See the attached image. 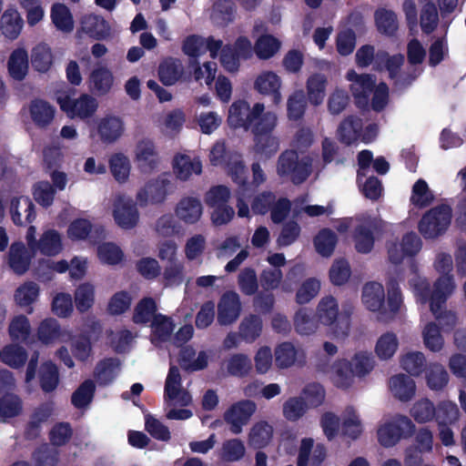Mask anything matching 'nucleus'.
I'll use <instances>...</instances> for the list:
<instances>
[{
	"label": "nucleus",
	"instance_id": "79ce46f5",
	"mask_svg": "<svg viewBox=\"0 0 466 466\" xmlns=\"http://www.w3.org/2000/svg\"><path fill=\"white\" fill-rule=\"evenodd\" d=\"M400 365L409 376L418 377L425 370L426 357L421 351L410 350L400 357Z\"/></svg>",
	"mask_w": 466,
	"mask_h": 466
},
{
	"label": "nucleus",
	"instance_id": "58836bf2",
	"mask_svg": "<svg viewBox=\"0 0 466 466\" xmlns=\"http://www.w3.org/2000/svg\"><path fill=\"white\" fill-rule=\"evenodd\" d=\"M350 367L357 378L368 376L375 368L376 360L369 350H359L349 360Z\"/></svg>",
	"mask_w": 466,
	"mask_h": 466
},
{
	"label": "nucleus",
	"instance_id": "ea45409f",
	"mask_svg": "<svg viewBox=\"0 0 466 466\" xmlns=\"http://www.w3.org/2000/svg\"><path fill=\"white\" fill-rule=\"evenodd\" d=\"M421 337L425 348L431 352H440L445 347V339L441 332V328L433 321H429L423 326Z\"/></svg>",
	"mask_w": 466,
	"mask_h": 466
},
{
	"label": "nucleus",
	"instance_id": "bb28decb",
	"mask_svg": "<svg viewBox=\"0 0 466 466\" xmlns=\"http://www.w3.org/2000/svg\"><path fill=\"white\" fill-rule=\"evenodd\" d=\"M34 254H31L22 242L13 243L7 257L10 268L17 275L25 274L30 267Z\"/></svg>",
	"mask_w": 466,
	"mask_h": 466
},
{
	"label": "nucleus",
	"instance_id": "3c124183",
	"mask_svg": "<svg viewBox=\"0 0 466 466\" xmlns=\"http://www.w3.org/2000/svg\"><path fill=\"white\" fill-rule=\"evenodd\" d=\"M425 379L428 387L432 390H441L449 383L450 376L443 365L431 363L426 370Z\"/></svg>",
	"mask_w": 466,
	"mask_h": 466
},
{
	"label": "nucleus",
	"instance_id": "864d4df0",
	"mask_svg": "<svg viewBox=\"0 0 466 466\" xmlns=\"http://www.w3.org/2000/svg\"><path fill=\"white\" fill-rule=\"evenodd\" d=\"M410 415L418 423L430 422L436 415L435 405L428 398L419 399L412 404Z\"/></svg>",
	"mask_w": 466,
	"mask_h": 466
},
{
	"label": "nucleus",
	"instance_id": "052dcab7",
	"mask_svg": "<svg viewBox=\"0 0 466 466\" xmlns=\"http://www.w3.org/2000/svg\"><path fill=\"white\" fill-rule=\"evenodd\" d=\"M439 23V15L435 4L431 0H423L420 10V25L425 34L432 33Z\"/></svg>",
	"mask_w": 466,
	"mask_h": 466
},
{
	"label": "nucleus",
	"instance_id": "4be33fe9",
	"mask_svg": "<svg viewBox=\"0 0 466 466\" xmlns=\"http://www.w3.org/2000/svg\"><path fill=\"white\" fill-rule=\"evenodd\" d=\"M388 388L392 397L401 402L411 400L417 390L415 380L404 373L391 376L388 381Z\"/></svg>",
	"mask_w": 466,
	"mask_h": 466
},
{
	"label": "nucleus",
	"instance_id": "0e129e2a",
	"mask_svg": "<svg viewBox=\"0 0 466 466\" xmlns=\"http://www.w3.org/2000/svg\"><path fill=\"white\" fill-rule=\"evenodd\" d=\"M378 30L385 35H391L398 29V20L395 13L385 8L378 9L374 14Z\"/></svg>",
	"mask_w": 466,
	"mask_h": 466
},
{
	"label": "nucleus",
	"instance_id": "f257e3e1",
	"mask_svg": "<svg viewBox=\"0 0 466 466\" xmlns=\"http://www.w3.org/2000/svg\"><path fill=\"white\" fill-rule=\"evenodd\" d=\"M412 269L414 274L409 279V286L417 300L422 304L429 302L431 311H436L439 307L445 306L447 299L456 289L453 275H440L434 281L431 290L428 279L417 273L415 266H412Z\"/></svg>",
	"mask_w": 466,
	"mask_h": 466
},
{
	"label": "nucleus",
	"instance_id": "cd10ccee",
	"mask_svg": "<svg viewBox=\"0 0 466 466\" xmlns=\"http://www.w3.org/2000/svg\"><path fill=\"white\" fill-rule=\"evenodd\" d=\"M328 78L324 74L313 73L306 80L307 99L310 105H321L326 96Z\"/></svg>",
	"mask_w": 466,
	"mask_h": 466
},
{
	"label": "nucleus",
	"instance_id": "f03ea898",
	"mask_svg": "<svg viewBox=\"0 0 466 466\" xmlns=\"http://www.w3.org/2000/svg\"><path fill=\"white\" fill-rule=\"evenodd\" d=\"M352 308H344L339 314L338 300L331 295L322 297L316 307V318L328 327L327 334L337 340H345L350 332Z\"/></svg>",
	"mask_w": 466,
	"mask_h": 466
},
{
	"label": "nucleus",
	"instance_id": "4d7b16f0",
	"mask_svg": "<svg viewBox=\"0 0 466 466\" xmlns=\"http://www.w3.org/2000/svg\"><path fill=\"white\" fill-rule=\"evenodd\" d=\"M320 289L321 282L319 279H306L299 286L296 291L295 300L299 305L308 304L319 295Z\"/></svg>",
	"mask_w": 466,
	"mask_h": 466
},
{
	"label": "nucleus",
	"instance_id": "6e6d98bb",
	"mask_svg": "<svg viewBox=\"0 0 466 466\" xmlns=\"http://www.w3.org/2000/svg\"><path fill=\"white\" fill-rule=\"evenodd\" d=\"M254 136V148L257 153L269 157L275 155L279 149V139L277 136L270 133H263Z\"/></svg>",
	"mask_w": 466,
	"mask_h": 466
},
{
	"label": "nucleus",
	"instance_id": "5fc2aeb1",
	"mask_svg": "<svg viewBox=\"0 0 466 466\" xmlns=\"http://www.w3.org/2000/svg\"><path fill=\"white\" fill-rule=\"evenodd\" d=\"M279 117L274 111H266V108L252 120L249 129L253 135L263 133H270L275 130L278 126Z\"/></svg>",
	"mask_w": 466,
	"mask_h": 466
},
{
	"label": "nucleus",
	"instance_id": "a878e982",
	"mask_svg": "<svg viewBox=\"0 0 466 466\" xmlns=\"http://www.w3.org/2000/svg\"><path fill=\"white\" fill-rule=\"evenodd\" d=\"M274 436V428L267 420H258L250 427L247 441L249 447L263 449L270 444Z\"/></svg>",
	"mask_w": 466,
	"mask_h": 466
},
{
	"label": "nucleus",
	"instance_id": "4468645a",
	"mask_svg": "<svg viewBox=\"0 0 466 466\" xmlns=\"http://www.w3.org/2000/svg\"><path fill=\"white\" fill-rule=\"evenodd\" d=\"M174 213L177 218L185 225L198 224L204 214L201 199L196 196H183L176 204Z\"/></svg>",
	"mask_w": 466,
	"mask_h": 466
},
{
	"label": "nucleus",
	"instance_id": "a18cd8bd",
	"mask_svg": "<svg viewBox=\"0 0 466 466\" xmlns=\"http://www.w3.org/2000/svg\"><path fill=\"white\" fill-rule=\"evenodd\" d=\"M436 415L434 417L437 425H452L457 423L461 418V411L458 405L449 400L438 402Z\"/></svg>",
	"mask_w": 466,
	"mask_h": 466
},
{
	"label": "nucleus",
	"instance_id": "473e14b6",
	"mask_svg": "<svg viewBox=\"0 0 466 466\" xmlns=\"http://www.w3.org/2000/svg\"><path fill=\"white\" fill-rule=\"evenodd\" d=\"M28 54L24 47L15 49L7 61L10 76L17 81L23 80L28 73Z\"/></svg>",
	"mask_w": 466,
	"mask_h": 466
},
{
	"label": "nucleus",
	"instance_id": "2eb2a0df",
	"mask_svg": "<svg viewBox=\"0 0 466 466\" xmlns=\"http://www.w3.org/2000/svg\"><path fill=\"white\" fill-rule=\"evenodd\" d=\"M241 310L239 295L235 291L225 292L218 303V323L220 326L232 325L238 319Z\"/></svg>",
	"mask_w": 466,
	"mask_h": 466
},
{
	"label": "nucleus",
	"instance_id": "39448f33",
	"mask_svg": "<svg viewBox=\"0 0 466 466\" xmlns=\"http://www.w3.org/2000/svg\"><path fill=\"white\" fill-rule=\"evenodd\" d=\"M173 182L169 173H162L157 177L148 180L141 187L137 194L136 200L140 207L163 204L172 192Z\"/></svg>",
	"mask_w": 466,
	"mask_h": 466
},
{
	"label": "nucleus",
	"instance_id": "f704fd0d",
	"mask_svg": "<svg viewBox=\"0 0 466 466\" xmlns=\"http://www.w3.org/2000/svg\"><path fill=\"white\" fill-rule=\"evenodd\" d=\"M362 126L360 118L354 116H347L338 127L339 139L347 145L354 144L361 136Z\"/></svg>",
	"mask_w": 466,
	"mask_h": 466
},
{
	"label": "nucleus",
	"instance_id": "680f3d73",
	"mask_svg": "<svg viewBox=\"0 0 466 466\" xmlns=\"http://www.w3.org/2000/svg\"><path fill=\"white\" fill-rule=\"evenodd\" d=\"M281 43L271 35H263L258 38L254 46V51L258 58L269 59L280 49Z\"/></svg>",
	"mask_w": 466,
	"mask_h": 466
},
{
	"label": "nucleus",
	"instance_id": "423d86ee",
	"mask_svg": "<svg viewBox=\"0 0 466 466\" xmlns=\"http://www.w3.org/2000/svg\"><path fill=\"white\" fill-rule=\"evenodd\" d=\"M451 221V208L447 205H440L422 216L418 228L424 238L434 239L446 232Z\"/></svg>",
	"mask_w": 466,
	"mask_h": 466
},
{
	"label": "nucleus",
	"instance_id": "b1692460",
	"mask_svg": "<svg viewBox=\"0 0 466 466\" xmlns=\"http://www.w3.org/2000/svg\"><path fill=\"white\" fill-rule=\"evenodd\" d=\"M381 220L376 218L368 217L364 218L361 224L356 228L355 247L358 252L369 253L374 246V237L371 229H377L380 227Z\"/></svg>",
	"mask_w": 466,
	"mask_h": 466
},
{
	"label": "nucleus",
	"instance_id": "f8f14e48",
	"mask_svg": "<svg viewBox=\"0 0 466 466\" xmlns=\"http://www.w3.org/2000/svg\"><path fill=\"white\" fill-rule=\"evenodd\" d=\"M327 457V449L310 437L302 438L298 451L297 466H320Z\"/></svg>",
	"mask_w": 466,
	"mask_h": 466
},
{
	"label": "nucleus",
	"instance_id": "a19ab883",
	"mask_svg": "<svg viewBox=\"0 0 466 466\" xmlns=\"http://www.w3.org/2000/svg\"><path fill=\"white\" fill-rule=\"evenodd\" d=\"M54 55L51 47L46 43H39L32 48L31 64L39 73H46L52 66Z\"/></svg>",
	"mask_w": 466,
	"mask_h": 466
},
{
	"label": "nucleus",
	"instance_id": "1a4fd4ad",
	"mask_svg": "<svg viewBox=\"0 0 466 466\" xmlns=\"http://www.w3.org/2000/svg\"><path fill=\"white\" fill-rule=\"evenodd\" d=\"M256 410L257 404L253 400H243L231 405L223 418L231 433L238 435L242 432Z\"/></svg>",
	"mask_w": 466,
	"mask_h": 466
},
{
	"label": "nucleus",
	"instance_id": "9d476101",
	"mask_svg": "<svg viewBox=\"0 0 466 466\" xmlns=\"http://www.w3.org/2000/svg\"><path fill=\"white\" fill-rule=\"evenodd\" d=\"M265 109L263 103H255L252 106L244 100L235 101L228 109V124L234 128L249 129L252 120Z\"/></svg>",
	"mask_w": 466,
	"mask_h": 466
},
{
	"label": "nucleus",
	"instance_id": "4c0bfd02",
	"mask_svg": "<svg viewBox=\"0 0 466 466\" xmlns=\"http://www.w3.org/2000/svg\"><path fill=\"white\" fill-rule=\"evenodd\" d=\"M74 301L76 309L85 313L91 309L96 301V287L89 281L79 284L74 292Z\"/></svg>",
	"mask_w": 466,
	"mask_h": 466
},
{
	"label": "nucleus",
	"instance_id": "2f4dec72",
	"mask_svg": "<svg viewBox=\"0 0 466 466\" xmlns=\"http://www.w3.org/2000/svg\"><path fill=\"white\" fill-rule=\"evenodd\" d=\"M274 356L276 365L280 369L289 368L298 360H303L305 357L304 352L290 342H283L277 346Z\"/></svg>",
	"mask_w": 466,
	"mask_h": 466
},
{
	"label": "nucleus",
	"instance_id": "393cba45",
	"mask_svg": "<svg viewBox=\"0 0 466 466\" xmlns=\"http://www.w3.org/2000/svg\"><path fill=\"white\" fill-rule=\"evenodd\" d=\"M35 206L28 197H15L10 202V214L17 226L30 224L35 218Z\"/></svg>",
	"mask_w": 466,
	"mask_h": 466
},
{
	"label": "nucleus",
	"instance_id": "ddd939ff",
	"mask_svg": "<svg viewBox=\"0 0 466 466\" xmlns=\"http://www.w3.org/2000/svg\"><path fill=\"white\" fill-rule=\"evenodd\" d=\"M171 167L174 176L181 182L189 181L193 176H200L203 172L202 161L198 157L181 152L174 155Z\"/></svg>",
	"mask_w": 466,
	"mask_h": 466
},
{
	"label": "nucleus",
	"instance_id": "6ab92c4d",
	"mask_svg": "<svg viewBox=\"0 0 466 466\" xmlns=\"http://www.w3.org/2000/svg\"><path fill=\"white\" fill-rule=\"evenodd\" d=\"M87 83L90 92L102 96L108 95L114 89L116 77L107 66L98 65L91 71Z\"/></svg>",
	"mask_w": 466,
	"mask_h": 466
},
{
	"label": "nucleus",
	"instance_id": "8fccbe9b",
	"mask_svg": "<svg viewBox=\"0 0 466 466\" xmlns=\"http://www.w3.org/2000/svg\"><path fill=\"white\" fill-rule=\"evenodd\" d=\"M386 285L389 313L384 311V316L387 318L386 320H388L400 310L403 304V298L398 281L394 277H389Z\"/></svg>",
	"mask_w": 466,
	"mask_h": 466
},
{
	"label": "nucleus",
	"instance_id": "c85d7f7f",
	"mask_svg": "<svg viewBox=\"0 0 466 466\" xmlns=\"http://www.w3.org/2000/svg\"><path fill=\"white\" fill-rule=\"evenodd\" d=\"M346 78L351 82L350 90L359 105H366L367 98L374 86V80L369 75H358L350 70Z\"/></svg>",
	"mask_w": 466,
	"mask_h": 466
},
{
	"label": "nucleus",
	"instance_id": "5701e85b",
	"mask_svg": "<svg viewBox=\"0 0 466 466\" xmlns=\"http://www.w3.org/2000/svg\"><path fill=\"white\" fill-rule=\"evenodd\" d=\"M322 372H329L325 367H319ZM355 374L350 367L349 360L339 359L334 361L329 370V380L332 384L341 390H348L354 383Z\"/></svg>",
	"mask_w": 466,
	"mask_h": 466
},
{
	"label": "nucleus",
	"instance_id": "9b49d317",
	"mask_svg": "<svg viewBox=\"0 0 466 466\" xmlns=\"http://www.w3.org/2000/svg\"><path fill=\"white\" fill-rule=\"evenodd\" d=\"M134 161L142 173L150 174L157 169L160 157L152 139L142 138L137 141L134 149Z\"/></svg>",
	"mask_w": 466,
	"mask_h": 466
},
{
	"label": "nucleus",
	"instance_id": "37998d69",
	"mask_svg": "<svg viewBox=\"0 0 466 466\" xmlns=\"http://www.w3.org/2000/svg\"><path fill=\"white\" fill-rule=\"evenodd\" d=\"M246 454L244 441L238 438L226 440L218 451V458L227 462H235L242 460Z\"/></svg>",
	"mask_w": 466,
	"mask_h": 466
},
{
	"label": "nucleus",
	"instance_id": "e433bc0d",
	"mask_svg": "<svg viewBox=\"0 0 466 466\" xmlns=\"http://www.w3.org/2000/svg\"><path fill=\"white\" fill-rule=\"evenodd\" d=\"M63 250L61 234L55 229L46 230L38 239L35 251L46 256H56Z\"/></svg>",
	"mask_w": 466,
	"mask_h": 466
},
{
	"label": "nucleus",
	"instance_id": "c756f323",
	"mask_svg": "<svg viewBox=\"0 0 466 466\" xmlns=\"http://www.w3.org/2000/svg\"><path fill=\"white\" fill-rule=\"evenodd\" d=\"M400 347L399 338L396 333L387 331L382 333L376 340L374 352L381 361L391 360Z\"/></svg>",
	"mask_w": 466,
	"mask_h": 466
},
{
	"label": "nucleus",
	"instance_id": "7ed1b4c3",
	"mask_svg": "<svg viewBox=\"0 0 466 466\" xmlns=\"http://www.w3.org/2000/svg\"><path fill=\"white\" fill-rule=\"evenodd\" d=\"M312 163L313 157L310 155L299 157L296 150L288 149L278 158L277 174L280 177L289 178L293 184H301L311 174Z\"/></svg>",
	"mask_w": 466,
	"mask_h": 466
},
{
	"label": "nucleus",
	"instance_id": "6e6552de",
	"mask_svg": "<svg viewBox=\"0 0 466 466\" xmlns=\"http://www.w3.org/2000/svg\"><path fill=\"white\" fill-rule=\"evenodd\" d=\"M112 216L115 223L123 229H132L139 222L137 204L125 195H117L113 199Z\"/></svg>",
	"mask_w": 466,
	"mask_h": 466
},
{
	"label": "nucleus",
	"instance_id": "09e8293b",
	"mask_svg": "<svg viewBox=\"0 0 466 466\" xmlns=\"http://www.w3.org/2000/svg\"><path fill=\"white\" fill-rule=\"evenodd\" d=\"M50 17L56 28L64 33H70L74 29V19L69 8L60 3L51 7Z\"/></svg>",
	"mask_w": 466,
	"mask_h": 466
},
{
	"label": "nucleus",
	"instance_id": "338daca9",
	"mask_svg": "<svg viewBox=\"0 0 466 466\" xmlns=\"http://www.w3.org/2000/svg\"><path fill=\"white\" fill-rule=\"evenodd\" d=\"M157 304L152 298H144L134 309L133 321L137 324H147L154 320L157 316Z\"/></svg>",
	"mask_w": 466,
	"mask_h": 466
},
{
	"label": "nucleus",
	"instance_id": "de8ad7c7",
	"mask_svg": "<svg viewBox=\"0 0 466 466\" xmlns=\"http://www.w3.org/2000/svg\"><path fill=\"white\" fill-rule=\"evenodd\" d=\"M120 371V363L116 359H106L99 361L94 370V377L99 385L112 382Z\"/></svg>",
	"mask_w": 466,
	"mask_h": 466
},
{
	"label": "nucleus",
	"instance_id": "7c9ffc66",
	"mask_svg": "<svg viewBox=\"0 0 466 466\" xmlns=\"http://www.w3.org/2000/svg\"><path fill=\"white\" fill-rule=\"evenodd\" d=\"M29 113L34 124L44 128L53 122L56 108L45 100L35 99L29 106Z\"/></svg>",
	"mask_w": 466,
	"mask_h": 466
},
{
	"label": "nucleus",
	"instance_id": "e2e57ef3",
	"mask_svg": "<svg viewBox=\"0 0 466 466\" xmlns=\"http://www.w3.org/2000/svg\"><path fill=\"white\" fill-rule=\"evenodd\" d=\"M337 236L332 230L323 228L314 238V246L319 255L330 257L337 245Z\"/></svg>",
	"mask_w": 466,
	"mask_h": 466
},
{
	"label": "nucleus",
	"instance_id": "aec40b11",
	"mask_svg": "<svg viewBox=\"0 0 466 466\" xmlns=\"http://www.w3.org/2000/svg\"><path fill=\"white\" fill-rule=\"evenodd\" d=\"M281 86V77L270 70L260 72L254 81V88L261 95L271 96L276 106L282 101Z\"/></svg>",
	"mask_w": 466,
	"mask_h": 466
},
{
	"label": "nucleus",
	"instance_id": "72a5a7b5",
	"mask_svg": "<svg viewBox=\"0 0 466 466\" xmlns=\"http://www.w3.org/2000/svg\"><path fill=\"white\" fill-rule=\"evenodd\" d=\"M293 326L299 335L311 336L318 331L319 321L308 309L300 308L294 314Z\"/></svg>",
	"mask_w": 466,
	"mask_h": 466
},
{
	"label": "nucleus",
	"instance_id": "20e7f679",
	"mask_svg": "<svg viewBox=\"0 0 466 466\" xmlns=\"http://www.w3.org/2000/svg\"><path fill=\"white\" fill-rule=\"evenodd\" d=\"M415 431L412 420L402 414H396L381 420L377 429L379 443L390 448L395 446L401 439L407 438Z\"/></svg>",
	"mask_w": 466,
	"mask_h": 466
},
{
	"label": "nucleus",
	"instance_id": "bf43d9fd",
	"mask_svg": "<svg viewBox=\"0 0 466 466\" xmlns=\"http://www.w3.org/2000/svg\"><path fill=\"white\" fill-rule=\"evenodd\" d=\"M109 167L117 182L125 183L128 179L131 165L129 158L125 154H113L109 158Z\"/></svg>",
	"mask_w": 466,
	"mask_h": 466
},
{
	"label": "nucleus",
	"instance_id": "c9c22d12",
	"mask_svg": "<svg viewBox=\"0 0 466 466\" xmlns=\"http://www.w3.org/2000/svg\"><path fill=\"white\" fill-rule=\"evenodd\" d=\"M238 330L240 333L242 341L246 343H253L262 333L263 321L258 315H247L241 319Z\"/></svg>",
	"mask_w": 466,
	"mask_h": 466
},
{
	"label": "nucleus",
	"instance_id": "dca6fc26",
	"mask_svg": "<svg viewBox=\"0 0 466 466\" xmlns=\"http://www.w3.org/2000/svg\"><path fill=\"white\" fill-rule=\"evenodd\" d=\"M126 130L124 119L114 114H107L96 121L99 139L105 144H114L119 140Z\"/></svg>",
	"mask_w": 466,
	"mask_h": 466
},
{
	"label": "nucleus",
	"instance_id": "774afa93",
	"mask_svg": "<svg viewBox=\"0 0 466 466\" xmlns=\"http://www.w3.org/2000/svg\"><path fill=\"white\" fill-rule=\"evenodd\" d=\"M307 100L302 90H295L287 100V116L290 120L300 119L306 111Z\"/></svg>",
	"mask_w": 466,
	"mask_h": 466
},
{
	"label": "nucleus",
	"instance_id": "603ef678",
	"mask_svg": "<svg viewBox=\"0 0 466 466\" xmlns=\"http://www.w3.org/2000/svg\"><path fill=\"white\" fill-rule=\"evenodd\" d=\"M0 23L3 35L9 39H15L22 30L23 20L15 9L5 11Z\"/></svg>",
	"mask_w": 466,
	"mask_h": 466
},
{
	"label": "nucleus",
	"instance_id": "69168bd1",
	"mask_svg": "<svg viewBox=\"0 0 466 466\" xmlns=\"http://www.w3.org/2000/svg\"><path fill=\"white\" fill-rule=\"evenodd\" d=\"M23 410L22 400L13 394H6L0 399V420L7 421L21 414Z\"/></svg>",
	"mask_w": 466,
	"mask_h": 466
},
{
	"label": "nucleus",
	"instance_id": "c03bdc74",
	"mask_svg": "<svg viewBox=\"0 0 466 466\" xmlns=\"http://www.w3.org/2000/svg\"><path fill=\"white\" fill-rule=\"evenodd\" d=\"M81 29L96 39H104L110 35V27L106 21L94 15H88L83 17Z\"/></svg>",
	"mask_w": 466,
	"mask_h": 466
},
{
	"label": "nucleus",
	"instance_id": "49530a36",
	"mask_svg": "<svg viewBox=\"0 0 466 466\" xmlns=\"http://www.w3.org/2000/svg\"><path fill=\"white\" fill-rule=\"evenodd\" d=\"M224 366L228 375L238 378L248 376L252 370L251 360L244 353L230 355L225 360Z\"/></svg>",
	"mask_w": 466,
	"mask_h": 466
},
{
	"label": "nucleus",
	"instance_id": "f3484780",
	"mask_svg": "<svg viewBox=\"0 0 466 466\" xmlns=\"http://www.w3.org/2000/svg\"><path fill=\"white\" fill-rule=\"evenodd\" d=\"M361 301L367 309L379 313L380 320H386L382 310L385 304V289L382 284L376 281L367 282L362 288Z\"/></svg>",
	"mask_w": 466,
	"mask_h": 466
},
{
	"label": "nucleus",
	"instance_id": "412c9836",
	"mask_svg": "<svg viewBox=\"0 0 466 466\" xmlns=\"http://www.w3.org/2000/svg\"><path fill=\"white\" fill-rule=\"evenodd\" d=\"M340 426L342 434L352 440H358L363 434L365 427L359 409L353 405H347L340 413Z\"/></svg>",
	"mask_w": 466,
	"mask_h": 466
},
{
	"label": "nucleus",
	"instance_id": "13d9d810",
	"mask_svg": "<svg viewBox=\"0 0 466 466\" xmlns=\"http://www.w3.org/2000/svg\"><path fill=\"white\" fill-rule=\"evenodd\" d=\"M184 71L180 60L169 58L159 66V77L164 85H174L182 76Z\"/></svg>",
	"mask_w": 466,
	"mask_h": 466
},
{
	"label": "nucleus",
	"instance_id": "a211bd4d",
	"mask_svg": "<svg viewBox=\"0 0 466 466\" xmlns=\"http://www.w3.org/2000/svg\"><path fill=\"white\" fill-rule=\"evenodd\" d=\"M222 47V41L214 37L204 38L198 35H190L187 37L183 44V51L186 55L198 57L209 51L210 56L216 58L218 56L219 49Z\"/></svg>",
	"mask_w": 466,
	"mask_h": 466
},
{
	"label": "nucleus",
	"instance_id": "0eeeda50",
	"mask_svg": "<svg viewBox=\"0 0 466 466\" xmlns=\"http://www.w3.org/2000/svg\"><path fill=\"white\" fill-rule=\"evenodd\" d=\"M56 102L70 118L85 120L92 117L98 109V101L89 94L72 98L68 94L60 92L56 95Z\"/></svg>",
	"mask_w": 466,
	"mask_h": 466
}]
</instances>
